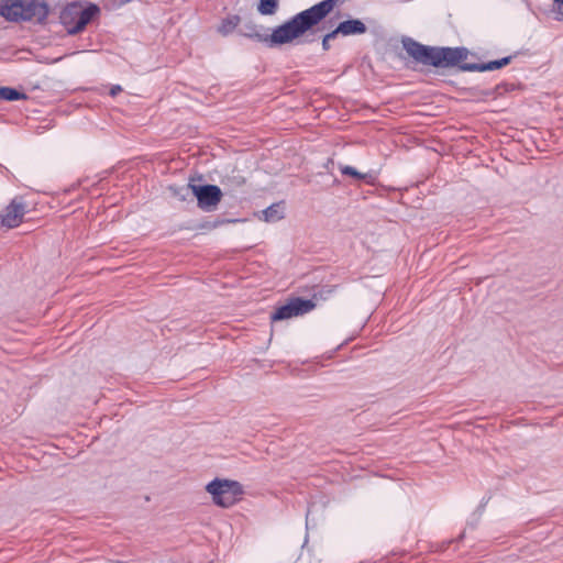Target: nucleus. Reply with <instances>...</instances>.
<instances>
[{"mask_svg":"<svg viewBox=\"0 0 563 563\" xmlns=\"http://www.w3.org/2000/svg\"><path fill=\"white\" fill-rule=\"evenodd\" d=\"M27 95L12 87H0V100L18 101L26 100Z\"/></svg>","mask_w":563,"mask_h":563,"instance_id":"14","label":"nucleus"},{"mask_svg":"<svg viewBox=\"0 0 563 563\" xmlns=\"http://www.w3.org/2000/svg\"><path fill=\"white\" fill-rule=\"evenodd\" d=\"M206 490L211 495L212 501L222 508L235 505L244 493L241 483L225 478H214L207 484Z\"/></svg>","mask_w":563,"mask_h":563,"instance_id":"4","label":"nucleus"},{"mask_svg":"<svg viewBox=\"0 0 563 563\" xmlns=\"http://www.w3.org/2000/svg\"><path fill=\"white\" fill-rule=\"evenodd\" d=\"M184 187H180V188H173L170 187V190L174 192L175 196H178L181 200H185L186 197L190 194V192H187L186 190H183Z\"/></svg>","mask_w":563,"mask_h":563,"instance_id":"19","label":"nucleus"},{"mask_svg":"<svg viewBox=\"0 0 563 563\" xmlns=\"http://www.w3.org/2000/svg\"><path fill=\"white\" fill-rule=\"evenodd\" d=\"M324 7L318 3L302 10L283 24L273 29L271 33L272 48L294 42L303 36L308 31L318 25L327 14L323 12Z\"/></svg>","mask_w":563,"mask_h":563,"instance_id":"2","label":"nucleus"},{"mask_svg":"<svg viewBox=\"0 0 563 563\" xmlns=\"http://www.w3.org/2000/svg\"><path fill=\"white\" fill-rule=\"evenodd\" d=\"M240 23V16L239 15H232L224 20H222L221 24L218 27L219 33L222 35H229L232 33L236 26Z\"/></svg>","mask_w":563,"mask_h":563,"instance_id":"15","label":"nucleus"},{"mask_svg":"<svg viewBox=\"0 0 563 563\" xmlns=\"http://www.w3.org/2000/svg\"><path fill=\"white\" fill-rule=\"evenodd\" d=\"M183 190L191 192L197 198L198 207L206 212L216 210L222 198V191L217 185L188 184Z\"/></svg>","mask_w":563,"mask_h":563,"instance_id":"5","label":"nucleus"},{"mask_svg":"<svg viewBox=\"0 0 563 563\" xmlns=\"http://www.w3.org/2000/svg\"><path fill=\"white\" fill-rule=\"evenodd\" d=\"M340 172L345 176L362 180L367 185H374L377 180V174L375 172L360 173L355 167L350 165H340Z\"/></svg>","mask_w":563,"mask_h":563,"instance_id":"12","label":"nucleus"},{"mask_svg":"<svg viewBox=\"0 0 563 563\" xmlns=\"http://www.w3.org/2000/svg\"><path fill=\"white\" fill-rule=\"evenodd\" d=\"M239 34L241 36L254 40L258 43H263L267 47L272 48L271 34L268 29L264 25L257 24L254 21L245 22L240 29Z\"/></svg>","mask_w":563,"mask_h":563,"instance_id":"9","label":"nucleus"},{"mask_svg":"<svg viewBox=\"0 0 563 563\" xmlns=\"http://www.w3.org/2000/svg\"><path fill=\"white\" fill-rule=\"evenodd\" d=\"M278 9V0H260L257 11L262 15H273Z\"/></svg>","mask_w":563,"mask_h":563,"instance_id":"16","label":"nucleus"},{"mask_svg":"<svg viewBox=\"0 0 563 563\" xmlns=\"http://www.w3.org/2000/svg\"><path fill=\"white\" fill-rule=\"evenodd\" d=\"M99 11L97 4L90 3L88 7L81 8L79 3L73 2L60 12V23L68 34L75 35L81 32Z\"/></svg>","mask_w":563,"mask_h":563,"instance_id":"3","label":"nucleus"},{"mask_svg":"<svg viewBox=\"0 0 563 563\" xmlns=\"http://www.w3.org/2000/svg\"><path fill=\"white\" fill-rule=\"evenodd\" d=\"M338 35L339 32H336V27L333 31L327 33L322 38V49L329 51L331 40L335 38Z\"/></svg>","mask_w":563,"mask_h":563,"instance_id":"18","label":"nucleus"},{"mask_svg":"<svg viewBox=\"0 0 563 563\" xmlns=\"http://www.w3.org/2000/svg\"><path fill=\"white\" fill-rule=\"evenodd\" d=\"M402 47L418 64L448 68L459 66L463 71H493L499 69L498 60L487 63H462L466 59L468 51L465 47L428 46L411 37H404Z\"/></svg>","mask_w":563,"mask_h":563,"instance_id":"1","label":"nucleus"},{"mask_svg":"<svg viewBox=\"0 0 563 563\" xmlns=\"http://www.w3.org/2000/svg\"><path fill=\"white\" fill-rule=\"evenodd\" d=\"M115 561H107L106 563H114Z\"/></svg>","mask_w":563,"mask_h":563,"instance_id":"24","label":"nucleus"},{"mask_svg":"<svg viewBox=\"0 0 563 563\" xmlns=\"http://www.w3.org/2000/svg\"><path fill=\"white\" fill-rule=\"evenodd\" d=\"M498 60V64H499V67H504V66H507L508 64H510V62L512 60V56H506V57H503L500 59H497Z\"/></svg>","mask_w":563,"mask_h":563,"instance_id":"20","label":"nucleus"},{"mask_svg":"<svg viewBox=\"0 0 563 563\" xmlns=\"http://www.w3.org/2000/svg\"><path fill=\"white\" fill-rule=\"evenodd\" d=\"M263 219L266 222H276L284 218V208L282 203H273L262 211Z\"/></svg>","mask_w":563,"mask_h":563,"instance_id":"13","label":"nucleus"},{"mask_svg":"<svg viewBox=\"0 0 563 563\" xmlns=\"http://www.w3.org/2000/svg\"><path fill=\"white\" fill-rule=\"evenodd\" d=\"M365 23L358 19L342 21L336 26V32L343 36L360 35L366 33Z\"/></svg>","mask_w":563,"mask_h":563,"instance_id":"11","label":"nucleus"},{"mask_svg":"<svg viewBox=\"0 0 563 563\" xmlns=\"http://www.w3.org/2000/svg\"><path fill=\"white\" fill-rule=\"evenodd\" d=\"M49 14V5L44 0H25L23 21H35L40 24L46 22Z\"/></svg>","mask_w":563,"mask_h":563,"instance_id":"8","label":"nucleus"},{"mask_svg":"<svg viewBox=\"0 0 563 563\" xmlns=\"http://www.w3.org/2000/svg\"><path fill=\"white\" fill-rule=\"evenodd\" d=\"M121 86L117 85V86H113L110 90V95L111 96H115L117 93H119L121 91Z\"/></svg>","mask_w":563,"mask_h":563,"instance_id":"21","label":"nucleus"},{"mask_svg":"<svg viewBox=\"0 0 563 563\" xmlns=\"http://www.w3.org/2000/svg\"><path fill=\"white\" fill-rule=\"evenodd\" d=\"M25 0H1L0 15L9 22H21L24 19Z\"/></svg>","mask_w":563,"mask_h":563,"instance_id":"10","label":"nucleus"},{"mask_svg":"<svg viewBox=\"0 0 563 563\" xmlns=\"http://www.w3.org/2000/svg\"><path fill=\"white\" fill-rule=\"evenodd\" d=\"M316 307L311 299H303L295 297L288 300L287 303L282 305L272 313V321H282L292 317L303 316L310 312Z\"/></svg>","mask_w":563,"mask_h":563,"instance_id":"6","label":"nucleus"},{"mask_svg":"<svg viewBox=\"0 0 563 563\" xmlns=\"http://www.w3.org/2000/svg\"><path fill=\"white\" fill-rule=\"evenodd\" d=\"M244 181H245V180H244V178H243V177H239V179H238V184H239V185L244 184Z\"/></svg>","mask_w":563,"mask_h":563,"instance_id":"23","label":"nucleus"},{"mask_svg":"<svg viewBox=\"0 0 563 563\" xmlns=\"http://www.w3.org/2000/svg\"><path fill=\"white\" fill-rule=\"evenodd\" d=\"M558 11L563 14V0H555Z\"/></svg>","mask_w":563,"mask_h":563,"instance_id":"22","label":"nucleus"},{"mask_svg":"<svg viewBox=\"0 0 563 563\" xmlns=\"http://www.w3.org/2000/svg\"><path fill=\"white\" fill-rule=\"evenodd\" d=\"M345 0H322L318 2L319 7H324L323 12L329 15V13L334 9L335 5L343 3Z\"/></svg>","mask_w":563,"mask_h":563,"instance_id":"17","label":"nucleus"},{"mask_svg":"<svg viewBox=\"0 0 563 563\" xmlns=\"http://www.w3.org/2000/svg\"><path fill=\"white\" fill-rule=\"evenodd\" d=\"M25 213L26 203L23 197H14L0 216V223L7 229L18 228L22 223Z\"/></svg>","mask_w":563,"mask_h":563,"instance_id":"7","label":"nucleus"}]
</instances>
